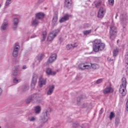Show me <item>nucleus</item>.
I'll list each match as a JSON object with an SVG mask.
<instances>
[{"label": "nucleus", "instance_id": "1", "mask_svg": "<svg viewBox=\"0 0 128 128\" xmlns=\"http://www.w3.org/2000/svg\"><path fill=\"white\" fill-rule=\"evenodd\" d=\"M106 45L102 43L100 40L96 39L93 42V50L95 52H98L104 50Z\"/></svg>", "mask_w": 128, "mask_h": 128}, {"label": "nucleus", "instance_id": "2", "mask_svg": "<svg viewBox=\"0 0 128 128\" xmlns=\"http://www.w3.org/2000/svg\"><path fill=\"white\" fill-rule=\"evenodd\" d=\"M42 94H34L30 96L28 99L27 104H30V102H40Z\"/></svg>", "mask_w": 128, "mask_h": 128}, {"label": "nucleus", "instance_id": "3", "mask_svg": "<svg viewBox=\"0 0 128 128\" xmlns=\"http://www.w3.org/2000/svg\"><path fill=\"white\" fill-rule=\"evenodd\" d=\"M127 84L126 78H122V84L120 85L119 90L120 94H122V96H124L126 94V88Z\"/></svg>", "mask_w": 128, "mask_h": 128}, {"label": "nucleus", "instance_id": "4", "mask_svg": "<svg viewBox=\"0 0 128 128\" xmlns=\"http://www.w3.org/2000/svg\"><path fill=\"white\" fill-rule=\"evenodd\" d=\"M110 28V38L111 40H114L116 38V28L114 26H111Z\"/></svg>", "mask_w": 128, "mask_h": 128}, {"label": "nucleus", "instance_id": "5", "mask_svg": "<svg viewBox=\"0 0 128 128\" xmlns=\"http://www.w3.org/2000/svg\"><path fill=\"white\" fill-rule=\"evenodd\" d=\"M38 82V75L36 74H34L33 75L32 80L31 82V88L34 90L36 87V82Z\"/></svg>", "mask_w": 128, "mask_h": 128}, {"label": "nucleus", "instance_id": "6", "mask_svg": "<svg viewBox=\"0 0 128 128\" xmlns=\"http://www.w3.org/2000/svg\"><path fill=\"white\" fill-rule=\"evenodd\" d=\"M106 8L101 7L98 12V16L99 18H104V14H106Z\"/></svg>", "mask_w": 128, "mask_h": 128}, {"label": "nucleus", "instance_id": "7", "mask_svg": "<svg viewBox=\"0 0 128 128\" xmlns=\"http://www.w3.org/2000/svg\"><path fill=\"white\" fill-rule=\"evenodd\" d=\"M48 110H46V111L43 112V117L42 118V122L45 123L48 122Z\"/></svg>", "mask_w": 128, "mask_h": 128}, {"label": "nucleus", "instance_id": "8", "mask_svg": "<svg viewBox=\"0 0 128 128\" xmlns=\"http://www.w3.org/2000/svg\"><path fill=\"white\" fill-rule=\"evenodd\" d=\"M112 92H114V88L110 86H108L103 90L104 94H112Z\"/></svg>", "mask_w": 128, "mask_h": 128}, {"label": "nucleus", "instance_id": "9", "mask_svg": "<svg viewBox=\"0 0 128 128\" xmlns=\"http://www.w3.org/2000/svg\"><path fill=\"white\" fill-rule=\"evenodd\" d=\"M20 50V46L18 45H16L14 48L12 52V56L14 58H16L18 54V50Z\"/></svg>", "mask_w": 128, "mask_h": 128}, {"label": "nucleus", "instance_id": "10", "mask_svg": "<svg viewBox=\"0 0 128 128\" xmlns=\"http://www.w3.org/2000/svg\"><path fill=\"white\" fill-rule=\"evenodd\" d=\"M46 16V14L42 12H40L36 14V18L37 20H44Z\"/></svg>", "mask_w": 128, "mask_h": 128}, {"label": "nucleus", "instance_id": "11", "mask_svg": "<svg viewBox=\"0 0 128 128\" xmlns=\"http://www.w3.org/2000/svg\"><path fill=\"white\" fill-rule=\"evenodd\" d=\"M19 68H20V66H17L14 67V69H13L12 71V76L14 78H16V76H18V74Z\"/></svg>", "mask_w": 128, "mask_h": 128}, {"label": "nucleus", "instance_id": "12", "mask_svg": "<svg viewBox=\"0 0 128 128\" xmlns=\"http://www.w3.org/2000/svg\"><path fill=\"white\" fill-rule=\"evenodd\" d=\"M56 58H58V56L56 55V54H52V55L49 58V60H48L49 64H52V62H54L56 61Z\"/></svg>", "mask_w": 128, "mask_h": 128}, {"label": "nucleus", "instance_id": "13", "mask_svg": "<svg viewBox=\"0 0 128 128\" xmlns=\"http://www.w3.org/2000/svg\"><path fill=\"white\" fill-rule=\"evenodd\" d=\"M46 80L42 78V77H40L38 82L39 86L40 88H42V86H44V84H46Z\"/></svg>", "mask_w": 128, "mask_h": 128}, {"label": "nucleus", "instance_id": "14", "mask_svg": "<svg viewBox=\"0 0 128 128\" xmlns=\"http://www.w3.org/2000/svg\"><path fill=\"white\" fill-rule=\"evenodd\" d=\"M70 15L66 14L60 20V22L62 24V22H66V20H70Z\"/></svg>", "mask_w": 128, "mask_h": 128}, {"label": "nucleus", "instance_id": "15", "mask_svg": "<svg viewBox=\"0 0 128 128\" xmlns=\"http://www.w3.org/2000/svg\"><path fill=\"white\" fill-rule=\"evenodd\" d=\"M18 18H14L13 20V26L12 28L14 30H16L18 25Z\"/></svg>", "mask_w": 128, "mask_h": 128}, {"label": "nucleus", "instance_id": "16", "mask_svg": "<svg viewBox=\"0 0 128 128\" xmlns=\"http://www.w3.org/2000/svg\"><path fill=\"white\" fill-rule=\"evenodd\" d=\"M34 112L36 114H40V112H42V108L40 106H38L34 107Z\"/></svg>", "mask_w": 128, "mask_h": 128}, {"label": "nucleus", "instance_id": "17", "mask_svg": "<svg viewBox=\"0 0 128 128\" xmlns=\"http://www.w3.org/2000/svg\"><path fill=\"white\" fill-rule=\"evenodd\" d=\"M65 6L68 8H70L72 6V0H65Z\"/></svg>", "mask_w": 128, "mask_h": 128}, {"label": "nucleus", "instance_id": "18", "mask_svg": "<svg viewBox=\"0 0 128 128\" xmlns=\"http://www.w3.org/2000/svg\"><path fill=\"white\" fill-rule=\"evenodd\" d=\"M48 88V95L50 96L54 92V85H50Z\"/></svg>", "mask_w": 128, "mask_h": 128}, {"label": "nucleus", "instance_id": "19", "mask_svg": "<svg viewBox=\"0 0 128 128\" xmlns=\"http://www.w3.org/2000/svg\"><path fill=\"white\" fill-rule=\"evenodd\" d=\"M8 26V22H4L2 26H1V30L2 32V30H6V27Z\"/></svg>", "mask_w": 128, "mask_h": 128}, {"label": "nucleus", "instance_id": "20", "mask_svg": "<svg viewBox=\"0 0 128 128\" xmlns=\"http://www.w3.org/2000/svg\"><path fill=\"white\" fill-rule=\"evenodd\" d=\"M39 24H40V22H38V20L37 18L34 19L32 22V26H38Z\"/></svg>", "mask_w": 128, "mask_h": 128}, {"label": "nucleus", "instance_id": "21", "mask_svg": "<svg viewBox=\"0 0 128 128\" xmlns=\"http://www.w3.org/2000/svg\"><path fill=\"white\" fill-rule=\"evenodd\" d=\"M55 36L54 35V34L52 33H50L49 34L48 36V42H52V40H54V38Z\"/></svg>", "mask_w": 128, "mask_h": 128}, {"label": "nucleus", "instance_id": "22", "mask_svg": "<svg viewBox=\"0 0 128 128\" xmlns=\"http://www.w3.org/2000/svg\"><path fill=\"white\" fill-rule=\"evenodd\" d=\"M56 72L52 71L51 68H48V75L49 76H56Z\"/></svg>", "mask_w": 128, "mask_h": 128}, {"label": "nucleus", "instance_id": "23", "mask_svg": "<svg viewBox=\"0 0 128 128\" xmlns=\"http://www.w3.org/2000/svg\"><path fill=\"white\" fill-rule=\"evenodd\" d=\"M44 58V54H39L37 56V58L39 62H40V60H42Z\"/></svg>", "mask_w": 128, "mask_h": 128}, {"label": "nucleus", "instance_id": "24", "mask_svg": "<svg viewBox=\"0 0 128 128\" xmlns=\"http://www.w3.org/2000/svg\"><path fill=\"white\" fill-rule=\"evenodd\" d=\"M91 68H93V70H98V68H100V66L98 64H91Z\"/></svg>", "mask_w": 128, "mask_h": 128}, {"label": "nucleus", "instance_id": "25", "mask_svg": "<svg viewBox=\"0 0 128 128\" xmlns=\"http://www.w3.org/2000/svg\"><path fill=\"white\" fill-rule=\"evenodd\" d=\"M76 46H78V45L74 46L72 44H70L67 45L66 48L67 50H72V48H76Z\"/></svg>", "mask_w": 128, "mask_h": 128}, {"label": "nucleus", "instance_id": "26", "mask_svg": "<svg viewBox=\"0 0 128 128\" xmlns=\"http://www.w3.org/2000/svg\"><path fill=\"white\" fill-rule=\"evenodd\" d=\"M46 32H44L42 34V42H44L46 40Z\"/></svg>", "mask_w": 128, "mask_h": 128}, {"label": "nucleus", "instance_id": "27", "mask_svg": "<svg viewBox=\"0 0 128 128\" xmlns=\"http://www.w3.org/2000/svg\"><path fill=\"white\" fill-rule=\"evenodd\" d=\"M92 32V30H87L84 31L83 32V34H84V36H88V34H91Z\"/></svg>", "mask_w": 128, "mask_h": 128}, {"label": "nucleus", "instance_id": "28", "mask_svg": "<svg viewBox=\"0 0 128 128\" xmlns=\"http://www.w3.org/2000/svg\"><path fill=\"white\" fill-rule=\"evenodd\" d=\"M126 72H128V56H126Z\"/></svg>", "mask_w": 128, "mask_h": 128}, {"label": "nucleus", "instance_id": "29", "mask_svg": "<svg viewBox=\"0 0 128 128\" xmlns=\"http://www.w3.org/2000/svg\"><path fill=\"white\" fill-rule=\"evenodd\" d=\"M60 30L59 29H56L54 31L52 34H53L54 36H55V37L60 34Z\"/></svg>", "mask_w": 128, "mask_h": 128}, {"label": "nucleus", "instance_id": "30", "mask_svg": "<svg viewBox=\"0 0 128 128\" xmlns=\"http://www.w3.org/2000/svg\"><path fill=\"white\" fill-rule=\"evenodd\" d=\"M116 116V114H114V112H111L110 113V115L109 116V118L112 120V118H114Z\"/></svg>", "mask_w": 128, "mask_h": 128}, {"label": "nucleus", "instance_id": "31", "mask_svg": "<svg viewBox=\"0 0 128 128\" xmlns=\"http://www.w3.org/2000/svg\"><path fill=\"white\" fill-rule=\"evenodd\" d=\"M80 127L81 128H90V125L88 124H82L80 125Z\"/></svg>", "mask_w": 128, "mask_h": 128}, {"label": "nucleus", "instance_id": "32", "mask_svg": "<svg viewBox=\"0 0 128 128\" xmlns=\"http://www.w3.org/2000/svg\"><path fill=\"white\" fill-rule=\"evenodd\" d=\"M118 48H116L114 50L113 54L114 56H118Z\"/></svg>", "mask_w": 128, "mask_h": 128}, {"label": "nucleus", "instance_id": "33", "mask_svg": "<svg viewBox=\"0 0 128 128\" xmlns=\"http://www.w3.org/2000/svg\"><path fill=\"white\" fill-rule=\"evenodd\" d=\"M84 67H85L84 64H81L78 66V68H80V70H86V68Z\"/></svg>", "mask_w": 128, "mask_h": 128}, {"label": "nucleus", "instance_id": "34", "mask_svg": "<svg viewBox=\"0 0 128 128\" xmlns=\"http://www.w3.org/2000/svg\"><path fill=\"white\" fill-rule=\"evenodd\" d=\"M58 14H55L53 18V22H58Z\"/></svg>", "mask_w": 128, "mask_h": 128}, {"label": "nucleus", "instance_id": "35", "mask_svg": "<svg viewBox=\"0 0 128 128\" xmlns=\"http://www.w3.org/2000/svg\"><path fill=\"white\" fill-rule=\"evenodd\" d=\"M10 4H12V0H6L5 6H8Z\"/></svg>", "mask_w": 128, "mask_h": 128}, {"label": "nucleus", "instance_id": "36", "mask_svg": "<svg viewBox=\"0 0 128 128\" xmlns=\"http://www.w3.org/2000/svg\"><path fill=\"white\" fill-rule=\"evenodd\" d=\"M20 80H18L16 78H14L13 80L14 84H18V82H20Z\"/></svg>", "mask_w": 128, "mask_h": 128}, {"label": "nucleus", "instance_id": "37", "mask_svg": "<svg viewBox=\"0 0 128 128\" xmlns=\"http://www.w3.org/2000/svg\"><path fill=\"white\" fill-rule=\"evenodd\" d=\"M114 0H108V4H110V6H114Z\"/></svg>", "mask_w": 128, "mask_h": 128}, {"label": "nucleus", "instance_id": "38", "mask_svg": "<svg viewBox=\"0 0 128 128\" xmlns=\"http://www.w3.org/2000/svg\"><path fill=\"white\" fill-rule=\"evenodd\" d=\"M95 6L96 8H99V6H102V2H98L95 4Z\"/></svg>", "mask_w": 128, "mask_h": 128}, {"label": "nucleus", "instance_id": "39", "mask_svg": "<svg viewBox=\"0 0 128 128\" xmlns=\"http://www.w3.org/2000/svg\"><path fill=\"white\" fill-rule=\"evenodd\" d=\"M82 98V96H80L77 98L78 104H80V102Z\"/></svg>", "mask_w": 128, "mask_h": 128}, {"label": "nucleus", "instance_id": "40", "mask_svg": "<svg viewBox=\"0 0 128 128\" xmlns=\"http://www.w3.org/2000/svg\"><path fill=\"white\" fill-rule=\"evenodd\" d=\"M85 70H90V68H92V65H85Z\"/></svg>", "mask_w": 128, "mask_h": 128}, {"label": "nucleus", "instance_id": "41", "mask_svg": "<svg viewBox=\"0 0 128 128\" xmlns=\"http://www.w3.org/2000/svg\"><path fill=\"white\" fill-rule=\"evenodd\" d=\"M80 126V124L78 123V122H76V123H74L72 125V126L75 128H78V126Z\"/></svg>", "mask_w": 128, "mask_h": 128}, {"label": "nucleus", "instance_id": "42", "mask_svg": "<svg viewBox=\"0 0 128 128\" xmlns=\"http://www.w3.org/2000/svg\"><path fill=\"white\" fill-rule=\"evenodd\" d=\"M102 82V79L100 78V79L96 80V84H100Z\"/></svg>", "mask_w": 128, "mask_h": 128}, {"label": "nucleus", "instance_id": "43", "mask_svg": "<svg viewBox=\"0 0 128 128\" xmlns=\"http://www.w3.org/2000/svg\"><path fill=\"white\" fill-rule=\"evenodd\" d=\"M30 122H34V120H36V118L34 117H32L30 119Z\"/></svg>", "mask_w": 128, "mask_h": 128}, {"label": "nucleus", "instance_id": "44", "mask_svg": "<svg viewBox=\"0 0 128 128\" xmlns=\"http://www.w3.org/2000/svg\"><path fill=\"white\" fill-rule=\"evenodd\" d=\"M88 26H90V24H85L84 25V28H88Z\"/></svg>", "mask_w": 128, "mask_h": 128}, {"label": "nucleus", "instance_id": "45", "mask_svg": "<svg viewBox=\"0 0 128 128\" xmlns=\"http://www.w3.org/2000/svg\"><path fill=\"white\" fill-rule=\"evenodd\" d=\"M46 0H38V4H42V2H44Z\"/></svg>", "mask_w": 128, "mask_h": 128}, {"label": "nucleus", "instance_id": "46", "mask_svg": "<svg viewBox=\"0 0 128 128\" xmlns=\"http://www.w3.org/2000/svg\"><path fill=\"white\" fill-rule=\"evenodd\" d=\"M28 90V86H24V88L23 90L25 92V90Z\"/></svg>", "mask_w": 128, "mask_h": 128}, {"label": "nucleus", "instance_id": "47", "mask_svg": "<svg viewBox=\"0 0 128 128\" xmlns=\"http://www.w3.org/2000/svg\"><path fill=\"white\" fill-rule=\"evenodd\" d=\"M59 41L60 42H64V38L60 37V38H59Z\"/></svg>", "mask_w": 128, "mask_h": 128}, {"label": "nucleus", "instance_id": "48", "mask_svg": "<svg viewBox=\"0 0 128 128\" xmlns=\"http://www.w3.org/2000/svg\"><path fill=\"white\" fill-rule=\"evenodd\" d=\"M2 89L0 88V96H2Z\"/></svg>", "mask_w": 128, "mask_h": 128}, {"label": "nucleus", "instance_id": "49", "mask_svg": "<svg viewBox=\"0 0 128 128\" xmlns=\"http://www.w3.org/2000/svg\"><path fill=\"white\" fill-rule=\"evenodd\" d=\"M104 112V110L102 108H101L100 110V114H102V112Z\"/></svg>", "mask_w": 128, "mask_h": 128}, {"label": "nucleus", "instance_id": "50", "mask_svg": "<svg viewBox=\"0 0 128 128\" xmlns=\"http://www.w3.org/2000/svg\"><path fill=\"white\" fill-rule=\"evenodd\" d=\"M46 74H48V68H46Z\"/></svg>", "mask_w": 128, "mask_h": 128}, {"label": "nucleus", "instance_id": "51", "mask_svg": "<svg viewBox=\"0 0 128 128\" xmlns=\"http://www.w3.org/2000/svg\"><path fill=\"white\" fill-rule=\"evenodd\" d=\"M26 66H24L22 67V70H26Z\"/></svg>", "mask_w": 128, "mask_h": 128}, {"label": "nucleus", "instance_id": "52", "mask_svg": "<svg viewBox=\"0 0 128 128\" xmlns=\"http://www.w3.org/2000/svg\"><path fill=\"white\" fill-rule=\"evenodd\" d=\"M48 112H52V110L50 108H49Z\"/></svg>", "mask_w": 128, "mask_h": 128}, {"label": "nucleus", "instance_id": "53", "mask_svg": "<svg viewBox=\"0 0 128 128\" xmlns=\"http://www.w3.org/2000/svg\"><path fill=\"white\" fill-rule=\"evenodd\" d=\"M82 106H83V108H86V104H84Z\"/></svg>", "mask_w": 128, "mask_h": 128}, {"label": "nucleus", "instance_id": "54", "mask_svg": "<svg viewBox=\"0 0 128 128\" xmlns=\"http://www.w3.org/2000/svg\"><path fill=\"white\" fill-rule=\"evenodd\" d=\"M124 20H126V18L121 19V21H122V22H124Z\"/></svg>", "mask_w": 128, "mask_h": 128}, {"label": "nucleus", "instance_id": "55", "mask_svg": "<svg viewBox=\"0 0 128 128\" xmlns=\"http://www.w3.org/2000/svg\"><path fill=\"white\" fill-rule=\"evenodd\" d=\"M78 46V44L76 43H75L74 45L73 46Z\"/></svg>", "mask_w": 128, "mask_h": 128}, {"label": "nucleus", "instance_id": "56", "mask_svg": "<svg viewBox=\"0 0 128 128\" xmlns=\"http://www.w3.org/2000/svg\"><path fill=\"white\" fill-rule=\"evenodd\" d=\"M34 38V36H31V38Z\"/></svg>", "mask_w": 128, "mask_h": 128}, {"label": "nucleus", "instance_id": "57", "mask_svg": "<svg viewBox=\"0 0 128 128\" xmlns=\"http://www.w3.org/2000/svg\"><path fill=\"white\" fill-rule=\"evenodd\" d=\"M47 94L48 96V91L47 92Z\"/></svg>", "mask_w": 128, "mask_h": 128}, {"label": "nucleus", "instance_id": "58", "mask_svg": "<svg viewBox=\"0 0 128 128\" xmlns=\"http://www.w3.org/2000/svg\"><path fill=\"white\" fill-rule=\"evenodd\" d=\"M2 8V4H0V8Z\"/></svg>", "mask_w": 128, "mask_h": 128}, {"label": "nucleus", "instance_id": "59", "mask_svg": "<svg viewBox=\"0 0 128 128\" xmlns=\"http://www.w3.org/2000/svg\"><path fill=\"white\" fill-rule=\"evenodd\" d=\"M47 40H48V38H47Z\"/></svg>", "mask_w": 128, "mask_h": 128}, {"label": "nucleus", "instance_id": "60", "mask_svg": "<svg viewBox=\"0 0 128 128\" xmlns=\"http://www.w3.org/2000/svg\"><path fill=\"white\" fill-rule=\"evenodd\" d=\"M116 16H118V14H116Z\"/></svg>", "mask_w": 128, "mask_h": 128}, {"label": "nucleus", "instance_id": "61", "mask_svg": "<svg viewBox=\"0 0 128 128\" xmlns=\"http://www.w3.org/2000/svg\"><path fill=\"white\" fill-rule=\"evenodd\" d=\"M116 18H118V16H116Z\"/></svg>", "mask_w": 128, "mask_h": 128}, {"label": "nucleus", "instance_id": "62", "mask_svg": "<svg viewBox=\"0 0 128 128\" xmlns=\"http://www.w3.org/2000/svg\"><path fill=\"white\" fill-rule=\"evenodd\" d=\"M117 42H118V40L117 41Z\"/></svg>", "mask_w": 128, "mask_h": 128}, {"label": "nucleus", "instance_id": "63", "mask_svg": "<svg viewBox=\"0 0 128 128\" xmlns=\"http://www.w3.org/2000/svg\"><path fill=\"white\" fill-rule=\"evenodd\" d=\"M0 128H2V126H0Z\"/></svg>", "mask_w": 128, "mask_h": 128}]
</instances>
